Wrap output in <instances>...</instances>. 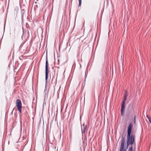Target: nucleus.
<instances>
[{
    "instance_id": "obj_1",
    "label": "nucleus",
    "mask_w": 151,
    "mask_h": 151,
    "mask_svg": "<svg viewBox=\"0 0 151 151\" xmlns=\"http://www.w3.org/2000/svg\"><path fill=\"white\" fill-rule=\"evenodd\" d=\"M132 127V125L130 123L128 127L127 142L133 145L135 135L132 134H131Z\"/></svg>"
},
{
    "instance_id": "obj_2",
    "label": "nucleus",
    "mask_w": 151,
    "mask_h": 151,
    "mask_svg": "<svg viewBox=\"0 0 151 151\" xmlns=\"http://www.w3.org/2000/svg\"><path fill=\"white\" fill-rule=\"evenodd\" d=\"M16 104L17 109L20 113H21L22 107V103L20 99H18L17 100Z\"/></svg>"
},
{
    "instance_id": "obj_3",
    "label": "nucleus",
    "mask_w": 151,
    "mask_h": 151,
    "mask_svg": "<svg viewBox=\"0 0 151 151\" xmlns=\"http://www.w3.org/2000/svg\"><path fill=\"white\" fill-rule=\"evenodd\" d=\"M125 138L124 137L122 136L121 138V145L120 151H123Z\"/></svg>"
},
{
    "instance_id": "obj_4",
    "label": "nucleus",
    "mask_w": 151,
    "mask_h": 151,
    "mask_svg": "<svg viewBox=\"0 0 151 151\" xmlns=\"http://www.w3.org/2000/svg\"><path fill=\"white\" fill-rule=\"evenodd\" d=\"M48 62L47 60H46V65H45V80L46 81L48 77Z\"/></svg>"
},
{
    "instance_id": "obj_5",
    "label": "nucleus",
    "mask_w": 151,
    "mask_h": 151,
    "mask_svg": "<svg viewBox=\"0 0 151 151\" xmlns=\"http://www.w3.org/2000/svg\"><path fill=\"white\" fill-rule=\"evenodd\" d=\"M125 102H122V104L121 106V115L122 116H124V113L125 111Z\"/></svg>"
},
{
    "instance_id": "obj_6",
    "label": "nucleus",
    "mask_w": 151,
    "mask_h": 151,
    "mask_svg": "<svg viewBox=\"0 0 151 151\" xmlns=\"http://www.w3.org/2000/svg\"><path fill=\"white\" fill-rule=\"evenodd\" d=\"M87 125H85V124H83L82 126H81L82 133V134L84 133L86 129L87 128Z\"/></svg>"
},
{
    "instance_id": "obj_7",
    "label": "nucleus",
    "mask_w": 151,
    "mask_h": 151,
    "mask_svg": "<svg viewBox=\"0 0 151 151\" xmlns=\"http://www.w3.org/2000/svg\"><path fill=\"white\" fill-rule=\"evenodd\" d=\"M125 93H124V100L122 102H125V101H126L127 98V97L128 96V94L127 91H125Z\"/></svg>"
},
{
    "instance_id": "obj_8",
    "label": "nucleus",
    "mask_w": 151,
    "mask_h": 151,
    "mask_svg": "<svg viewBox=\"0 0 151 151\" xmlns=\"http://www.w3.org/2000/svg\"><path fill=\"white\" fill-rule=\"evenodd\" d=\"M129 145H132V144H130V143H129V142H127V148H128L129 146Z\"/></svg>"
},
{
    "instance_id": "obj_9",
    "label": "nucleus",
    "mask_w": 151,
    "mask_h": 151,
    "mask_svg": "<svg viewBox=\"0 0 151 151\" xmlns=\"http://www.w3.org/2000/svg\"><path fill=\"white\" fill-rule=\"evenodd\" d=\"M132 151V146H131L129 148L128 151Z\"/></svg>"
},
{
    "instance_id": "obj_10",
    "label": "nucleus",
    "mask_w": 151,
    "mask_h": 151,
    "mask_svg": "<svg viewBox=\"0 0 151 151\" xmlns=\"http://www.w3.org/2000/svg\"><path fill=\"white\" fill-rule=\"evenodd\" d=\"M79 3L78 6H81V0H79Z\"/></svg>"
},
{
    "instance_id": "obj_11",
    "label": "nucleus",
    "mask_w": 151,
    "mask_h": 151,
    "mask_svg": "<svg viewBox=\"0 0 151 151\" xmlns=\"http://www.w3.org/2000/svg\"><path fill=\"white\" fill-rule=\"evenodd\" d=\"M22 45H21L20 46L19 48V49L20 50H22Z\"/></svg>"
},
{
    "instance_id": "obj_12",
    "label": "nucleus",
    "mask_w": 151,
    "mask_h": 151,
    "mask_svg": "<svg viewBox=\"0 0 151 151\" xmlns=\"http://www.w3.org/2000/svg\"><path fill=\"white\" fill-rule=\"evenodd\" d=\"M134 124L136 123V119H135V116H134Z\"/></svg>"
},
{
    "instance_id": "obj_13",
    "label": "nucleus",
    "mask_w": 151,
    "mask_h": 151,
    "mask_svg": "<svg viewBox=\"0 0 151 151\" xmlns=\"http://www.w3.org/2000/svg\"><path fill=\"white\" fill-rule=\"evenodd\" d=\"M148 119H149V121L150 122V123L151 122V118H149V117H148Z\"/></svg>"
},
{
    "instance_id": "obj_14",
    "label": "nucleus",
    "mask_w": 151,
    "mask_h": 151,
    "mask_svg": "<svg viewBox=\"0 0 151 151\" xmlns=\"http://www.w3.org/2000/svg\"><path fill=\"white\" fill-rule=\"evenodd\" d=\"M123 151H126V150L125 149H124V150L123 149Z\"/></svg>"
}]
</instances>
